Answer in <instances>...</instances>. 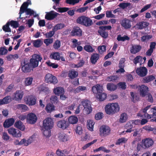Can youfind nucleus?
<instances>
[{
    "instance_id": "1",
    "label": "nucleus",
    "mask_w": 156,
    "mask_h": 156,
    "mask_svg": "<svg viewBox=\"0 0 156 156\" xmlns=\"http://www.w3.org/2000/svg\"><path fill=\"white\" fill-rule=\"evenodd\" d=\"M151 107V105H148L144 109L140 110L139 112L137 114V116L142 118H146L147 119H150L153 116H156V109L155 107L153 108H151L150 111L147 113V111ZM152 122H156V117H154L151 119Z\"/></svg>"
},
{
    "instance_id": "2",
    "label": "nucleus",
    "mask_w": 156,
    "mask_h": 156,
    "mask_svg": "<svg viewBox=\"0 0 156 156\" xmlns=\"http://www.w3.org/2000/svg\"><path fill=\"white\" fill-rule=\"evenodd\" d=\"M92 90L94 93L96 94L95 95L99 101H103L106 98L107 94L103 92V87L100 84H98L93 86Z\"/></svg>"
},
{
    "instance_id": "3",
    "label": "nucleus",
    "mask_w": 156,
    "mask_h": 156,
    "mask_svg": "<svg viewBox=\"0 0 156 156\" xmlns=\"http://www.w3.org/2000/svg\"><path fill=\"white\" fill-rule=\"evenodd\" d=\"M119 108L118 103H112L107 105L105 108V110L107 114L112 115L118 112Z\"/></svg>"
},
{
    "instance_id": "4",
    "label": "nucleus",
    "mask_w": 156,
    "mask_h": 156,
    "mask_svg": "<svg viewBox=\"0 0 156 156\" xmlns=\"http://www.w3.org/2000/svg\"><path fill=\"white\" fill-rule=\"evenodd\" d=\"M76 21L78 23L86 27H90L93 24L92 20L89 17L84 15L79 17Z\"/></svg>"
},
{
    "instance_id": "5",
    "label": "nucleus",
    "mask_w": 156,
    "mask_h": 156,
    "mask_svg": "<svg viewBox=\"0 0 156 156\" xmlns=\"http://www.w3.org/2000/svg\"><path fill=\"white\" fill-rule=\"evenodd\" d=\"M21 66L22 70L24 73L29 72L33 69V67L27 58H24L21 61Z\"/></svg>"
},
{
    "instance_id": "6",
    "label": "nucleus",
    "mask_w": 156,
    "mask_h": 156,
    "mask_svg": "<svg viewBox=\"0 0 156 156\" xmlns=\"http://www.w3.org/2000/svg\"><path fill=\"white\" fill-rule=\"evenodd\" d=\"M41 57L39 55L34 54L33 55L32 58L30 60V63L33 67V69L38 66L39 62L41 61Z\"/></svg>"
},
{
    "instance_id": "7",
    "label": "nucleus",
    "mask_w": 156,
    "mask_h": 156,
    "mask_svg": "<svg viewBox=\"0 0 156 156\" xmlns=\"http://www.w3.org/2000/svg\"><path fill=\"white\" fill-rule=\"evenodd\" d=\"M44 135L46 137L49 136V117L47 118L43 121V125L42 128Z\"/></svg>"
},
{
    "instance_id": "8",
    "label": "nucleus",
    "mask_w": 156,
    "mask_h": 156,
    "mask_svg": "<svg viewBox=\"0 0 156 156\" xmlns=\"http://www.w3.org/2000/svg\"><path fill=\"white\" fill-rule=\"evenodd\" d=\"M110 131L109 127L105 125H102L100 128V135L102 137H106L110 134Z\"/></svg>"
},
{
    "instance_id": "9",
    "label": "nucleus",
    "mask_w": 156,
    "mask_h": 156,
    "mask_svg": "<svg viewBox=\"0 0 156 156\" xmlns=\"http://www.w3.org/2000/svg\"><path fill=\"white\" fill-rule=\"evenodd\" d=\"M9 133L13 137L19 138L21 136V132L18 129L13 127L9 128L8 130Z\"/></svg>"
},
{
    "instance_id": "10",
    "label": "nucleus",
    "mask_w": 156,
    "mask_h": 156,
    "mask_svg": "<svg viewBox=\"0 0 156 156\" xmlns=\"http://www.w3.org/2000/svg\"><path fill=\"white\" fill-rule=\"evenodd\" d=\"M24 101L27 105L30 106L36 104V100L35 96L31 95L26 96L24 98Z\"/></svg>"
},
{
    "instance_id": "11",
    "label": "nucleus",
    "mask_w": 156,
    "mask_h": 156,
    "mask_svg": "<svg viewBox=\"0 0 156 156\" xmlns=\"http://www.w3.org/2000/svg\"><path fill=\"white\" fill-rule=\"evenodd\" d=\"M142 147L144 148H147L151 146L154 144V141L150 138H147L143 139L141 142Z\"/></svg>"
},
{
    "instance_id": "12",
    "label": "nucleus",
    "mask_w": 156,
    "mask_h": 156,
    "mask_svg": "<svg viewBox=\"0 0 156 156\" xmlns=\"http://www.w3.org/2000/svg\"><path fill=\"white\" fill-rule=\"evenodd\" d=\"M139 90L140 94L142 97L146 96L149 91V89L147 87L144 85H142L139 86Z\"/></svg>"
},
{
    "instance_id": "13",
    "label": "nucleus",
    "mask_w": 156,
    "mask_h": 156,
    "mask_svg": "<svg viewBox=\"0 0 156 156\" xmlns=\"http://www.w3.org/2000/svg\"><path fill=\"white\" fill-rule=\"evenodd\" d=\"M37 119V118L36 115L34 113H30L27 115V122L30 124H33L35 123Z\"/></svg>"
},
{
    "instance_id": "14",
    "label": "nucleus",
    "mask_w": 156,
    "mask_h": 156,
    "mask_svg": "<svg viewBox=\"0 0 156 156\" xmlns=\"http://www.w3.org/2000/svg\"><path fill=\"white\" fill-rule=\"evenodd\" d=\"M136 73L141 77H144L147 74V69L145 67H140L136 70Z\"/></svg>"
},
{
    "instance_id": "15",
    "label": "nucleus",
    "mask_w": 156,
    "mask_h": 156,
    "mask_svg": "<svg viewBox=\"0 0 156 156\" xmlns=\"http://www.w3.org/2000/svg\"><path fill=\"white\" fill-rule=\"evenodd\" d=\"M82 31L81 29L78 27L73 28L71 32V35L73 36L80 37L82 36Z\"/></svg>"
},
{
    "instance_id": "16",
    "label": "nucleus",
    "mask_w": 156,
    "mask_h": 156,
    "mask_svg": "<svg viewBox=\"0 0 156 156\" xmlns=\"http://www.w3.org/2000/svg\"><path fill=\"white\" fill-rule=\"evenodd\" d=\"M149 24V23L147 22L143 21L137 23L133 27L136 30H142L146 28Z\"/></svg>"
},
{
    "instance_id": "17",
    "label": "nucleus",
    "mask_w": 156,
    "mask_h": 156,
    "mask_svg": "<svg viewBox=\"0 0 156 156\" xmlns=\"http://www.w3.org/2000/svg\"><path fill=\"white\" fill-rule=\"evenodd\" d=\"M61 54L58 52H55L51 53L50 57L52 59L59 60L60 59L62 61H65V58L63 56H60Z\"/></svg>"
},
{
    "instance_id": "18",
    "label": "nucleus",
    "mask_w": 156,
    "mask_h": 156,
    "mask_svg": "<svg viewBox=\"0 0 156 156\" xmlns=\"http://www.w3.org/2000/svg\"><path fill=\"white\" fill-rule=\"evenodd\" d=\"M57 125L59 128L63 129H66L69 126L68 121L64 119H62L58 122Z\"/></svg>"
},
{
    "instance_id": "19",
    "label": "nucleus",
    "mask_w": 156,
    "mask_h": 156,
    "mask_svg": "<svg viewBox=\"0 0 156 156\" xmlns=\"http://www.w3.org/2000/svg\"><path fill=\"white\" fill-rule=\"evenodd\" d=\"M24 93L21 90L16 91L13 95V100L16 101H19L21 100Z\"/></svg>"
},
{
    "instance_id": "20",
    "label": "nucleus",
    "mask_w": 156,
    "mask_h": 156,
    "mask_svg": "<svg viewBox=\"0 0 156 156\" xmlns=\"http://www.w3.org/2000/svg\"><path fill=\"white\" fill-rule=\"evenodd\" d=\"M121 24L122 27L126 29L130 28L131 27V21L126 18L122 20L121 22Z\"/></svg>"
},
{
    "instance_id": "21",
    "label": "nucleus",
    "mask_w": 156,
    "mask_h": 156,
    "mask_svg": "<svg viewBox=\"0 0 156 156\" xmlns=\"http://www.w3.org/2000/svg\"><path fill=\"white\" fill-rule=\"evenodd\" d=\"M58 137L60 141L63 142H66L68 140V136L62 131H61L58 133Z\"/></svg>"
},
{
    "instance_id": "22",
    "label": "nucleus",
    "mask_w": 156,
    "mask_h": 156,
    "mask_svg": "<svg viewBox=\"0 0 156 156\" xmlns=\"http://www.w3.org/2000/svg\"><path fill=\"white\" fill-rule=\"evenodd\" d=\"M141 48L142 47L140 45H132L130 49V51L132 54H135L139 52Z\"/></svg>"
},
{
    "instance_id": "23",
    "label": "nucleus",
    "mask_w": 156,
    "mask_h": 156,
    "mask_svg": "<svg viewBox=\"0 0 156 156\" xmlns=\"http://www.w3.org/2000/svg\"><path fill=\"white\" fill-rule=\"evenodd\" d=\"M98 33L104 39H106L108 37V32L104 30L100 27H99V29L98 30Z\"/></svg>"
},
{
    "instance_id": "24",
    "label": "nucleus",
    "mask_w": 156,
    "mask_h": 156,
    "mask_svg": "<svg viewBox=\"0 0 156 156\" xmlns=\"http://www.w3.org/2000/svg\"><path fill=\"white\" fill-rule=\"evenodd\" d=\"M15 122V120L13 118L6 120L3 123V126L5 128H9L12 126Z\"/></svg>"
},
{
    "instance_id": "25",
    "label": "nucleus",
    "mask_w": 156,
    "mask_h": 156,
    "mask_svg": "<svg viewBox=\"0 0 156 156\" xmlns=\"http://www.w3.org/2000/svg\"><path fill=\"white\" fill-rule=\"evenodd\" d=\"M99 57L100 55L98 54H92L90 58V62L92 64H95L98 60Z\"/></svg>"
},
{
    "instance_id": "26",
    "label": "nucleus",
    "mask_w": 156,
    "mask_h": 156,
    "mask_svg": "<svg viewBox=\"0 0 156 156\" xmlns=\"http://www.w3.org/2000/svg\"><path fill=\"white\" fill-rule=\"evenodd\" d=\"M53 92L55 95L59 96L61 94H64L65 91L63 87H57L54 89Z\"/></svg>"
},
{
    "instance_id": "27",
    "label": "nucleus",
    "mask_w": 156,
    "mask_h": 156,
    "mask_svg": "<svg viewBox=\"0 0 156 156\" xmlns=\"http://www.w3.org/2000/svg\"><path fill=\"white\" fill-rule=\"evenodd\" d=\"M155 78V76L153 75L145 76L142 78V82L144 83H147L153 80Z\"/></svg>"
},
{
    "instance_id": "28",
    "label": "nucleus",
    "mask_w": 156,
    "mask_h": 156,
    "mask_svg": "<svg viewBox=\"0 0 156 156\" xmlns=\"http://www.w3.org/2000/svg\"><path fill=\"white\" fill-rule=\"evenodd\" d=\"M134 125L133 124V122L131 120L129 121L126 124L125 127L126 129H127V130L126 131L127 133H130L134 130L132 129V128L134 127Z\"/></svg>"
},
{
    "instance_id": "29",
    "label": "nucleus",
    "mask_w": 156,
    "mask_h": 156,
    "mask_svg": "<svg viewBox=\"0 0 156 156\" xmlns=\"http://www.w3.org/2000/svg\"><path fill=\"white\" fill-rule=\"evenodd\" d=\"M14 126L16 128L22 131H24L25 127L22 122L20 120L16 121L14 124Z\"/></svg>"
},
{
    "instance_id": "30",
    "label": "nucleus",
    "mask_w": 156,
    "mask_h": 156,
    "mask_svg": "<svg viewBox=\"0 0 156 156\" xmlns=\"http://www.w3.org/2000/svg\"><path fill=\"white\" fill-rule=\"evenodd\" d=\"M78 75V72L76 71L74 69L70 70L69 71L68 76L71 79L76 77Z\"/></svg>"
},
{
    "instance_id": "31",
    "label": "nucleus",
    "mask_w": 156,
    "mask_h": 156,
    "mask_svg": "<svg viewBox=\"0 0 156 156\" xmlns=\"http://www.w3.org/2000/svg\"><path fill=\"white\" fill-rule=\"evenodd\" d=\"M28 6V4L27 2H24L20 8V12L19 14H20L19 17L20 19H22V18H21V14L24 13L25 10L27 9V7Z\"/></svg>"
},
{
    "instance_id": "32",
    "label": "nucleus",
    "mask_w": 156,
    "mask_h": 156,
    "mask_svg": "<svg viewBox=\"0 0 156 156\" xmlns=\"http://www.w3.org/2000/svg\"><path fill=\"white\" fill-rule=\"evenodd\" d=\"M32 41L34 46L36 48L40 47L43 44V41L40 39L33 40Z\"/></svg>"
},
{
    "instance_id": "33",
    "label": "nucleus",
    "mask_w": 156,
    "mask_h": 156,
    "mask_svg": "<svg viewBox=\"0 0 156 156\" xmlns=\"http://www.w3.org/2000/svg\"><path fill=\"white\" fill-rule=\"evenodd\" d=\"M11 100V98L10 96L5 97L3 99L0 100V105L7 104L10 102Z\"/></svg>"
},
{
    "instance_id": "34",
    "label": "nucleus",
    "mask_w": 156,
    "mask_h": 156,
    "mask_svg": "<svg viewBox=\"0 0 156 156\" xmlns=\"http://www.w3.org/2000/svg\"><path fill=\"white\" fill-rule=\"evenodd\" d=\"M16 142H18V143H16V145H22L23 144H25V145L27 146L29 144H30L31 143V141L30 140V139H29L27 141V143H26L27 141L25 139H23L20 142L18 140H16Z\"/></svg>"
},
{
    "instance_id": "35",
    "label": "nucleus",
    "mask_w": 156,
    "mask_h": 156,
    "mask_svg": "<svg viewBox=\"0 0 156 156\" xmlns=\"http://www.w3.org/2000/svg\"><path fill=\"white\" fill-rule=\"evenodd\" d=\"M117 88L116 85L113 83H108L107 85V88L108 90L113 91L116 90Z\"/></svg>"
},
{
    "instance_id": "36",
    "label": "nucleus",
    "mask_w": 156,
    "mask_h": 156,
    "mask_svg": "<svg viewBox=\"0 0 156 156\" xmlns=\"http://www.w3.org/2000/svg\"><path fill=\"white\" fill-rule=\"evenodd\" d=\"M33 80V78L30 77L26 78L24 81L25 85V86H28L31 85Z\"/></svg>"
},
{
    "instance_id": "37",
    "label": "nucleus",
    "mask_w": 156,
    "mask_h": 156,
    "mask_svg": "<svg viewBox=\"0 0 156 156\" xmlns=\"http://www.w3.org/2000/svg\"><path fill=\"white\" fill-rule=\"evenodd\" d=\"M68 121L70 124H76L78 121V118L76 116H71L69 118Z\"/></svg>"
},
{
    "instance_id": "38",
    "label": "nucleus",
    "mask_w": 156,
    "mask_h": 156,
    "mask_svg": "<svg viewBox=\"0 0 156 156\" xmlns=\"http://www.w3.org/2000/svg\"><path fill=\"white\" fill-rule=\"evenodd\" d=\"M87 128L90 130L92 131L93 129L95 123L92 120H89L87 121Z\"/></svg>"
},
{
    "instance_id": "39",
    "label": "nucleus",
    "mask_w": 156,
    "mask_h": 156,
    "mask_svg": "<svg viewBox=\"0 0 156 156\" xmlns=\"http://www.w3.org/2000/svg\"><path fill=\"white\" fill-rule=\"evenodd\" d=\"M143 128L146 130L152 131L154 134H156V128H152L150 126L148 125L144 126Z\"/></svg>"
},
{
    "instance_id": "40",
    "label": "nucleus",
    "mask_w": 156,
    "mask_h": 156,
    "mask_svg": "<svg viewBox=\"0 0 156 156\" xmlns=\"http://www.w3.org/2000/svg\"><path fill=\"white\" fill-rule=\"evenodd\" d=\"M127 118V114L125 113H123L120 115L119 119V122L121 123H124L126 121Z\"/></svg>"
},
{
    "instance_id": "41",
    "label": "nucleus",
    "mask_w": 156,
    "mask_h": 156,
    "mask_svg": "<svg viewBox=\"0 0 156 156\" xmlns=\"http://www.w3.org/2000/svg\"><path fill=\"white\" fill-rule=\"evenodd\" d=\"M86 90V87L83 86H79L76 88L74 91V93L75 94L78 93L82 91H83Z\"/></svg>"
},
{
    "instance_id": "42",
    "label": "nucleus",
    "mask_w": 156,
    "mask_h": 156,
    "mask_svg": "<svg viewBox=\"0 0 156 156\" xmlns=\"http://www.w3.org/2000/svg\"><path fill=\"white\" fill-rule=\"evenodd\" d=\"M129 37L127 36L124 35L123 37H122L120 35H118L117 38V40L118 41H124L126 40H129Z\"/></svg>"
},
{
    "instance_id": "43",
    "label": "nucleus",
    "mask_w": 156,
    "mask_h": 156,
    "mask_svg": "<svg viewBox=\"0 0 156 156\" xmlns=\"http://www.w3.org/2000/svg\"><path fill=\"white\" fill-rule=\"evenodd\" d=\"M59 15V14L53 11L49 12V20H51L55 18Z\"/></svg>"
},
{
    "instance_id": "44",
    "label": "nucleus",
    "mask_w": 156,
    "mask_h": 156,
    "mask_svg": "<svg viewBox=\"0 0 156 156\" xmlns=\"http://www.w3.org/2000/svg\"><path fill=\"white\" fill-rule=\"evenodd\" d=\"M92 111V108L91 105L84 108L83 112L86 115H88Z\"/></svg>"
},
{
    "instance_id": "45",
    "label": "nucleus",
    "mask_w": 156,
    "mask_h": 156,
    "mask_svg": "<svg viewBox=\"0 0 156 156\" xmlns=\"http://www.w3.org/2000/svg\"><path fill=\"white\" fill-rule=\"evenodd\" d=\"M17 108L21 110L23 112H25L28 109V107L26 105L22 104H19L17 105Z\"/></svg>"
},
{
    "instance_id": "46",
    "label": "nucleus",
    "mask_w": 156,
    "mask_h": 156,
    "mask_svg": "<svg viewBox=\"0 0 156 156\" xmlns=\"http://www.w3.org/2000/svg\"><path fill=\"white\" fill-rule=\"evenodd\" d=\"M118 77L116 75L112 76L107 77L106 80L108 81L116 82L117 80Z\"/></svg>"
},
{
    "instance_id": "47",
    "label": "nucleus",
    "mask_w": 156,
    "mask_h": 156,
    "mask_svg": "<svg viewBox=\"0 0 156 156\" xmlns=\"http://www.w3.org/2000/svg\"><path fill=\"white\" fill-rule=\"evenodd\" d=\"M9 25L10 23L9 22L7 23L6 24L4 25L2 27V29L5 32H11V30L9 27Z\"/></svg>"
},
{
    "instance_id": "48",
    "label": "nucleus",
    "mask_w": 156,
    "mask_h": 156,
    "mask_svg": "<svg viewBox=\"0 0 156 156\" xmlns=\"http://www.w3.org/2000/svg\"><path fill=\"white\" fill-rule=\"evenodd\" d=\"M64 24L62 23H58L57 24L53 27V30L55 31H57L58 30L62 29L65 27Z\"/></svg>"
},
{
    "instance_id": "49",
    "label": "nucleus",
    "mask_w": 156,
    "mask_h": 156,
    "mask_svg": "<svg viewBox=\"0 0 156 156\" xmlns=\"http://www.w3.org/2000/svg\"><path fill=\"white\" fill-rule=\"evenodd\" d=\"M50 99L51 103L52 104H56L58 102V97L55 95L51 97Z\"/></svg>"
},
{
    "instance_id": "50",
    "label": "nucleus",
    "mask_w": 156,
    "mask_h": 156,
    "mask_svg": "<svg viewBox=\"0 0 156 156\" xmlns=\"http://www.w3.org/2000/svg\"><path fill=\"white\" fill-rule=\"evenodd\" d=\"M143 60L142 57L140 55L137 56L134 59L133 62L135 64L139 62L142 63Z\"/></svg>"
},
{
    "instance_id": "51",
    "label": "nucleus",
    "mask_w": 156,
    "mask_h": 156,
    "mask_svg": "<svg viewBox=\"0 0 156 156\" xmlns=\"http://www.w3.org/2000/svg\"><path fill=\"white\" fill-rule=\"evenodd\" d=\"M97 141V139H95L92 142L86 144L83 147H82V149L84 150L86 149L87 148L89 147L92 144H94V143L96 142Z\"/></svg>"
},
{
    "instance_id": "52",
    "label": "nucleus",
    "mask_w": 156,
    "mask_h": 156,
    "mask_svg": "<svg viewBox=\"0 0 156 156\" xmlns=\"http://www.w3.org/2000/svg\"><path fill=\"white\" fill-rule=\"evenodd\" d=\"M51 76H49V82L51 83L55 84L58 82V80L57 78L54 76H53L51 74H50Z\"/></svg>"
},
{
    "instance_id": "53",
    "label": "nucleus",
    "mask_w": 156,
    "mask_h": 156,
    "mask_svg": "<svg viewBox=\"0 0 156 156\" xmlns=\"http://www.w3.org/2000/svg\"><path fill=\"white\" fill-rule=\"evenodd\" d=\"M81 104L84 108L91 105L90 101L88 100H85L81 101Z\"/></svg>"
},
{
    "instance_id": "54",
    "label": "nucleus",
    "mask_w": 156,
    "mask_h": 156,
    "mask_svg": "<svg viewBox=\"0 0 156 156\" xmlns=\"http://www.w3.org/2000/svg\"><path fill=\"white\" fill-rule=\"evenodd\" d=\"M9 23L10 25L14 28H16L19 27V23L17 21L12 20L9 22Z\"/></svg>"
},
{
    "instance_id": "55",
    "label": "nucleus",
    "mask_w": 156,
    "mask_h": 156,
    "mask_svg": "<svg viewBox=\"0 0 156 156\" xmlns=\"http://www.w3.org/2000/svg\"><path fill=\"white\" fill-rule=\"evenodd\" d=\"M84 50L88 52H92L94 50L92 47L90 45H85L83 47Z\"/></svg>"
},
{
    "instance_id": "56",
    "label": "nucleus",
    "mask_w": 156,
    "mask_h": 156,
    "mask_svg": "<svg viewBox=\"0 0 156 156\" xmlns=\"http://www.w3.org/2000/svg\"><path fill=\"white\" fill-rule=\"evenodd\" d=\"M98 50L100 53L102 54L106 51V46L105 45L99 46Z\"/></svg>"
},
{
    "instance_id": "57",
    "label": "nucleus",
    "mask_w": 156,
    "mask_h": 156,
    "mask_svg": "<svg viewBox=\"0 0 156 156\" xmlns=\"http://www.w3.org/2000/svg\"><path fill=\"white\" fill-rule=\"evenodd\" d=\"M152 36L151 35H144L141 37V40L143 42H144L146 40H149L152 38Z\"/></svg>"
},
{
    "instance_id": "58",
    "label": "nucleus",
    "mask_w": 156,
    "mask_h": 156,
    "mask_svg": "<svg viewBox=\"0 0 156 156\" xmlns=\"http://www.w3.org/2000/svg\"><path fill=\"white\" fill-rule=\"evenodd\" d=\"M82 0H66V2L70 5H74L76 3H78L80 1Z\"/></svg>"
},
{
    "instance_id": "59",
    "label": "nucleus",
    "mask_w": 156,
    "mask_h": 156,
    "mask_svg": "<svg viewBox=\"0 0 156 156\" xmlns=\"http://www.w3.org/2000/svg\"><path fill=\"white\" fill-rule=\"evenodd\" d=\"M60 46L61 42L58 40H57L56 41L53 45L54 48L55 49H58L60 47Z\"/></svg>"
},
{
    "instance_id": "60",
    "label": "nucleus",
    "mask_w": 156,
    "mask_h": 156,
    "mask_svg": "<svg viewBox=\"0 0 156 156\" xmlns=\"http://www.w3.org/2000/svg\"><path fill=\"white\" fill-rule=\"evenodd\" d=\"M55 121V119L49 117V130L53 127L54 122Z\"/></svg>"
},
{
    "instance_id": "61",
    "label": "nucleus",
    "mask_w": 156,
    "mask_h": 156,
    "mask_svg": "<svg viewBox=\"0 0 156 156\" xmlns=\"http://www.w3.org/2000/svg\"><path fill=\"white\" fill-rule=\"evenodd\" d=\"M130 5V3H120L119 6L122 9H124L125 8H127Z\"/></svg>"
},
{
    "instance_id": "62",
    "label": "nucleus",
    "mask_w": 156,
    "mask_h": 156,
    "mask_svg": "<svg viewBox=\"0 0 156 156\" xmlns=\"http://www.w3.org/2000/svg\"><path fill=\"white\" fill-rule=\"evenodd\" d=\"M126 140V138L122 137L119 139L115 143L116 145H120L121 143H125Z\"/></svg>"
},
{
    "instance_id": "63",
    "label": "nucleus",
    "mask_w": 156,
    "mask_h": 156,
    "mask_svg": "<svg viewBox=\"0 0 156 156\" xmlns=\"http://www.w3.org/2000/svg\"><path fill=\"white\" fill-rule=\"evenodd\" d=\"M38 89L40 91L46 92L48 90V88L43 84L39 87Z\"/></svg>"
},
{
    "instance_id": "64",
    "label": "nucleus",
    "mask_w": 156,
    "mask_h": 156,
    "mask_svg": "<svg viewBox=\"0 0 156 156\" xmlns=\"http://www.w3.org/2000/svg\"><path fill=\"white\" fill-rule=\"evenodd\" d=\"M8 52L7 50L5 47H1L0 48V55H4L7 54Z\"/></svg>"
}]
</instances>
